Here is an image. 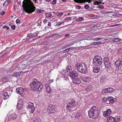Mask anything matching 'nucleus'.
I'll list each match as a JSON object with an SVG mask.
<instances>
[{
	"label": "nucleus",
	"instance_id": "nucleus-1",
	"mask_svg": "<svg viewBox=\"0 0 122 122\" xmlns=\"http://www.w3.org/2000/svg\"><path fill=\"white\" fill-rule=\"evenodd\" d=\"M23 4L24 5V11H23L22 14H24V11L26 13H31L34 12L36 9L33 3L30 0H24L23 2Z\"/></svg>",
	"mask_w": 122,
	"mask_h": 122
},
{
	"label": "nucleus",
	"instance_id": "nucleus-2",
	"mask_svg": "<svg viewBox=\"0 0 122 122\" xmlns=\"http://www.w3.org/2000/svg\"><path fill=\"white\" fill-rule=\"evenodd\" d=\"M30 86L34 90L36 91L38 90L39 91H40L42 90L43 86L40 81L34 78L33 79L32 82L30 83Z\"/></svg>",
	"mask_w": 122,
	"mask_h": 122
},
{
	"label": "nucleus",
	"instance_id": "nucleus-3",
	"mask_svg": "<svg viewBox=\"0 0 122 122\" xmlns=\"http://www.w3.org/2000/svg\"><path fill=\"white\" fill-rule=\"evenodd\" d=\"M98 108L95 106H93L90 108L88 112V116L90 118L96 119L98 117Z\"/></svg>",
	"mask_w": 122,
	"mask_h": 122
},
{
	"label": "nucleus",
	"instance_id": "nucleus-4",
	"mask_svg": "<svg viewBox=\"0 0 122 122\" xmlns=\"http://www.w3.org/2000/svg\"><path fill=\"white\" fill-rule=\"evenodd\" d=\"M76 67L80 72L85 74L87 72V66L83 62L76 64Z\"/></svg>",
	"mask_w": 122,
	"mask_h": 122
},
{
	"label": "nucleus",
	"instance_id": "nucleus-5",
	"mask_svg": "<svg viewBox=\"0 0 122 122\" xmlns=\"http://www.w3.org/2000/svg\"><path fill=\"white\" fill-rule=\"evenodd\" d=\"M102 59L101 57L99 56H95L93 59V63L92 66L94 65L99 66L102 63Z\"/></svg>",
	"mask_w": 122,
	"mask_h": 122
},
{
	"label": "nucleus",
	"instance_id": "nucleus-6",
	"mask_svg": "<svg viewBox=\"0 0 122 122\" xmlns=\"http://www.w3.org/2000/svg\"><path fill=\"white\" fill-rule=\"evenodd\" d=\"M103 61L104 64L106 68L108 69L111 68V63L108 58L107 57H104L103 59Z\"/></svg>",
	"mask_w": 122,
	"mask_h": 122
},
{
	"label": "nucleus",
	"instance_id": "nucleus-7",
	"mask_svg": "<svg viewBox=\"0 0 122 122\" xmlns=\"http://www.w3.org/2000/svg\"><path fill=\"white\" fill-rule=\"evenodd\" d=\"M76 102H75V100L71 99L70 101L66 105V108L68 110H69L71 108L74 106H75L76 105Z\"/></svg>",
	"mask_w": 122,
	"mask_h": 122
},
{
	"label": "nucleus",
	"instance_id": "nucleus-8",
	"mask_svg": "<svg viewBox=\"0 0 122 122\" xmlns=\"http://www.w3.org/2000/svg\"><path fill=\"white\" fill-rule=\"evenodd\" d=\"M27 108L30 113H33L35 110V107L34 106L33 103L30 102H28L27 106Z\"/></svg>",
	"mask_w": 122,
	"mask_h": 122
},
{
	"label": "nucleus",
	"instance_id": "nucleus-9",
	"mask_svg": "<svg viewBox=\"0 0 122 122\" xmlns=\"http://www.w3.org/2000/svg\"><path fill=\"white\" fill-rule=\"evenodd\" d=\"M56 110V107L53 105L51 104L49 105L48 111L50 113H54Z\"/></svg>",
	"mask_w": 122,
	"mask_h": 122
},
{
	"label": "nucleus",
	"instance_id": "nucleus-10",
	"mask_svg": "<svg viewBox=\"0 0 122 122\" xmlns=\"http://www.w3.org/2000/svg\"><path fill=\"white\" fill-rule=\"evenodd\" d=\"M77 72L75 70H73L71 72H69L68 73V75L72 79L77 78L78 75Z\"/></svg>",
	"mask_w": 122,
	"mask_h": 122
},
{
	"label": "nucleus",
	"instance_id": "nucleus-11",
	"mask_svg": "<svg viewBox=\"0 0 122 122\" xmlns=\"http://www.w3.org/2000/svg\"><path fill=\"white\" fill-rule=\"evenodd\" d=\"M115 65L117 67L118 69H120L122 65V60L118 59L115 61Z\"/></svg>",
	"mask_w": 122,
	"mask_h": 122
},
{
	"label": "nucleus",
	"instance_id": "nucleus-12",
	"mask_svg": "<svg viewBox=\"0 0 122 122\" xmlns=\"http://www.w3.org/2000/svg\"><path fill=\"white\" fill-rule=\"evenodd\" d=\"M60 73L62 74L61 75L63 77L65 78V80H67L68 79V72H66V70H62V71H60Z\"/></svg>",
	"mask_w": 122,
	"mask_h": 122
},
{
	"label": "nucleus",
	"instance_id": "nucleus-13",
	"mask_svg": "<svg viewBox=\"0 0 122 122\" xmlns=\"http://www.w3.org/2000/svg\"><path fill=\"white\" fill-rule=\"evenodd\" d=\"M112 113V111L110 109H108L106 111H105L103 112V116L105 117H107L110 115Z\"/></svg>",
	"mask_w": 122,
	"mask_h": 122
},
{
	"label": "nucleus",
	"instance_id": "nucleus-14",
	"mask_svg": "<svg viewBox=\"0 0 122 122\" xmlns=\"http://www.w3.org/2000/svg\"><path fill=\"white\" fill-rule=\"evenodd\" d=\"M16 90L17 93L19 94H21L24 92L23 89L21 87H17Z\"/></svg>",
	"mask_w": 122,
	"mask_h": 122
},
{
	"label": "nucleus",
	"instance_id": "nucleus-15",
	"mask_svg": "<svg viewBox=\"0 0 122 122\" xmlns=\"http://www.w3.org/2000/svg\"><path fill=\"white\" fill-rule=\"evenodd\" d=\"M92 0H74L76 3H84L85 2H88L89 3H91V1Z\"/></svg>",
	"mask_w": 122,
	"mask_h": 122
},
{
	"label": "nucleus",
	"instance_id": "nucleus-16",
	"mask_svg": "<svg viewBox=\"0 0 122 122\" xmlns=\"http://www.w3.org/2000/svg\"><path fill=\"white\" fill-rule=\"evenodd\" d=\"M73 82L75 83L76 84H79L81 82V81L78 78H75L72 79Z\"/></svg>",
	"mask_w": 122,
	"mask_h": 122
},
{
	"label": "nucleus",
	"instance_id": "nucleus-17",
	"mask_svg": "<svg viewBox=\"0 0 122 122\" xmlns=\"http://www.w3.org/2000/svg\"><path fill=\"white\" fill-rule=\"evenodd\" d=\"M82 80L84 82L87 83H89L91 80L90 77L89 76H86L83 77Z\"/></svg>",
	"mask_w": 122,
	"mask_h": 122
},
{
	"label": "nucleus",
	"instance_id": "nucleus-18",
	"mask_svg": "<svg viewBox=\"0 0 122 122\" xmlns=\"http://www.w3.org/2000/svg\"><path fill=\"white\" fill-rule=\"evenodd\" d=\"M16 118V116L15 114H12L9 116L8 119L9 121L14 120Z\"/></svg>",
	"mask_w": 122,
	"mask_h": 122
},
{
	"label": "nucleus",
	"instance_id": "nucleus-19",
	"mask_svg": "<svg viewBox=\"0 0 122 122\" xmlns=\"http://www.w3.org/2000/svg\"><path fill=\"white\" fill-rule=\"evenodd\" d=\"M11 93L8 94V92H3L2 95L3 96V98L5 99H6L8 98L10 95Z\"/></svg>",
	"mask_w": 122,
	"mask_h": 122
},
{
	"label": "nucleus",
	"instance_id": "nucleus-20",
	"mask_svg": "<svg viewBox=\"0 0 122 122\" xmlns=\"http://www.w3.org/2000/svg\"><path fill=\"white\" fill-rule=\"evenodd\" d=\"M107 121L108 122H116V120L114 117L110 116L107 118Z\"/></svg>",
	"mask_w": 122,
	"mask_h": 122
},
{
	"label": "nucleus",
	"instance_id": "nucleus-21",
	"mask_svg": "<svg viewBox=\"0 0 122 122\" xmlns=\"http://www.w3.org/2000/svg\"><path fill=\"white\" fill-rule=\"evenodd\" d=\"M92 87L90 85H88L85 86V90L87 92H89L92 89Z\"/></svg>",
	"mask_w": 122,
	"mask_h": 122
},
{
	"label": "nucleus",
	"instance_id": "nucleus-22",
	"mask_svg": "<svg viewBox=\"0 0 122 122\" xmlns=\"http://www.w3.org/2000/svg\"><path fill=\"white\" fill-rule=\"evenodd\" d=\"M114 98L112 97H108L107 103L110 104L113 103L114 102Z\"/></svg>",
	"mask_w": 122,
	"mask_h": 122
},
{
	"label": "nucleus",
	"instance_id": "nucleus-23",
	"mask_svg": "<svg viewBox=\"0 0 122 122\" xmlns=\"http://www.w3.org/2000/svg\"><path fill=\"white\" fill-rule=\"evenodd\" d=\"M97 66L95 65V67L93 68V71L96 73H98L99 71L100 70L99 67L98 66L97 67Z\"/></svg>",
	"mask_w": 122,
	"mask_h": 122
},
{
	"label": "nucleus",
	"instance_id": "nucleus-24",
	"mask_svg": "<svg viewBox=\"0 0 122 122\" xmlns=\"http://www.w3.org/2000/svg\"><path fill=\"white\" fill-rule=\"evenodd\" d=\"M122 40L119 38H114L112 39V41L113 42H119L121 41Z\"/></svg>",
	"mask_w": 122,
	"mask_h": 122
},
{
	"label": "nucleus",
	"instance_id": "nucleus-25",
	"mask_svg": "<svg viewBox=\"0 0 122 122\" xmlns=\"http://www.w3.org/2000/svg\"><path fill=\"white\" fill-rule=\"evenodd\" d=\"M107 91L108 93H111L113 92L114 91V90L111 87H109L107 88Z\"/></svg>",
	"mask_w": 122,
	"mask_h": 122
},
{
	"label": "nucleus",
	"instance_id": "nucleus-26",
	"mask_svg": "<svg viewBox=\"0 0 122 122\" xmlns=\"http://www.w3.org/2000/svg\"><path fill=\"white\" fill-rule=\"evenodd\" d=\"M22 71L18 72H14L13 73V75L14 76L18 77L20 75Z\"/></svg>",
	"mask_w": 122,
	"mask_h": 122
},
{
	"label": "nucleus",
	"instance_id": "nucleus-27",
	"mask_svg": "<svg viewBox=\"0 0 122 122\" xmlns=\"http://www.w3.org/2000/svg\"><path fill=\"white\" fill-rule=\"evenodd\" d=\"M8 79L7 77H4L2 79V81L3 82H7L8 80Z\"/></svg>",
	"mask_w": 122,
	"mask_h": 122
},
{
	"label": "nucleus",
	"instance_id": "nucleus-28",
	"mask_svg": "<svg viewBox=\"0 0 122 122\" xmlns=\"http://www.w3.org/2000/svg\"><path fill=\"white\" fill-rule=\"evenodd\" d=\"M102 93L103 95H105L107 93H108L107 88H105L102 91Z\"/></svg>",
	"mask_w": 122,
	"mask_h": 122
},
{
	"label": "nucleus",
	"instance_id": "nucleus-29",
	"mask_svg": "<svg viewBox=\"0 0 122 122\" xmlns=\"http://www.w3.org/2000/svg\"><path fill=\"white\" fill-rule=\"evenodd\" d=\"M23 104V102L22 99H19L18 100L17 105H22Z\"/></svg>",
	"mask_w": 122,
	"mask_h": 122
},
{
	"label": "nucleus",
	"instance_id": "nucleus-30",
	"mask_svg": "<svg viewBox=\"0 0 122 122\" xmlns=\"http://www.w3.org/2000/svg\"><path fill=\"white\" fill-rule=\"evenodd\" d=\"M7 52L6 50H5L4 51L1 52L0 53V55H2V56L4 55H5L6 53H7Z\"/></svg>",
	"mask_w": 122,
	"mask_h": 122
},
{
	"label": "nucleus",
	"instance_id": "nucleus-31",
	"mask_svg": "<svg viewBox=\"0 0 122 122\" xmlns=\"http://www.w3.org/2000/svg\"><path fill=\"white\" fill-rule=\"evenodd\" d=\"M45 11L44 10H42L40 9H37L36 12L38 13H41L44 12Z\"/></svg>",
	"mask_w": 122,
	"mask_h": 122
},
{
	"label": "nucleus",
	"instance_id": "nucleus-32",
	"mask_svg": "<svg viewBox=\"0 0 122 122\" xmlns=\"http://www.w3.org/2000/svg\"><path fill=\"white\" fill-rule=\"evenodd\" d=\"M23 106L22 105H17V109L18 110H20L22 108Z\"/></svg>",
	"mask_w": 122,
	"mask_h": 122
},
{
	"label": "nucleus",
	"instance_id": "nucleus-33",
	"mask_svg": "<svg viewBox=\"0 0 122 122\" xmlns=\"http://www.w3.org/2000/svg\"><path fill=\"white\" fill-rule=\"evenodd\" d=\"M64 22V21L61 22V21H59L58 22H57L56 24V25H55L54 26H59L60 25H61V24H63Z\"/></svg>",
	"mask_w": 122,
	"mask_h": 122
},
{
	"label": "nucleus",
	"instance_id": "nucleus-34",
	"mask_svg": "<svg viewBox=\"0 0 122 122\" xmlns=\"http://www.w3.org/2000/svg\"><path fill=\"white\" fill-rule=\"evenodd\" d=\"M9 3L8 1H6L4 2L3 5L4 6L6 7L8 5Z\"/></svg>",
	"mask_w": 122,
	"mask_h": 122
},
{
	"label": "nucleus",
	"instance_id": "nucleus-35",
	"mask_svg": "<svg viewBox=\"0 0 122 122\" xmlns=\"http://www.w3.org/2000/svg\"><path fill=\"white\" fill-rule=\"evenodd\" d=\"M46 92H47L49 93L51 91V89L50 86H48L46 87Z\"/></svg>",
	"mask_w": 122,
	"mask_h": 122
},
{
	"label": "nucleus",
	"instance_id": "nucleus-36",
	"mask_svg": "<svg viewBox=\"0 0 122 122\" xmlns=\"http://www.w3.org/2000/svg\"><path fill=\"white\" fill-rule=\"evenodd\" d=\"M41 120L39 117H36L34 121V122H41Z\"/></svg>",
	"mask_w": 122,
	"mask_h": 122
},
{
	"label": "nucleus",
	"instance_id": "nucleus-37",
	"mask_svg": "<svg viewBox=\"0 0 122 122\" xmlns=\"http://www.w3.org/2000/svg\"><path fill=\"white\" fill-rule=\"evenodd\" d=\"M73 48H68L67 49H66L65 50H64V53H66L69 51L73 49Z\"/></svg>",
	"mask_w": 122,
	"mask_h": 122
},
{
	"label": "nucleus",
	"instance_id": "nucleus-38",
	"mask_svg": "<svg viewBox=\"0 0 122 122\" xmlns=\"http://www.w3.org/2000/svg\"><path fill=\"white\" fill-rule=\"evenodd\" d=\"M105 78V76H102L100 79V82L102 83L103 82Z\"/></svg>",
	"mask_w": 122,
	"mask_h": 122
},
{
	"label": "nucleus",
	"instance_id": "nucleus-39",
	"mask_svg": "<svg viewBox=\"0 0 122 122\" xmlns=\"http://www.w3.org/2000/svg\"><path fill=\"white\" fill-rule=\"evenodd\" d=\"M117 53L118 54H121L122 53V49L121 48L118 49Z\"/></svg>",
	"mask_w": 122,
	"mask_h": 122
},
{
	"label": "nucleus",
	"instance_id": "nucleus-40",
	"mask_svg": "<svg viewBox=\"0 0 122 122\" xmlns=\"http://www.w3.org/2000/svg\"><path fill=\"white\" fill-rule=\"evenodd\" d=\"M71 66H67L66 67V71L67 72L69 71L71 69Z\"/></svg>",
	"mask_w": 122,
	"mask_h": 122
},
{
	"label": "nucleus",
	"instance_id": "nucleus-41",
	"mask_svg": "<svg viewBox=\"0 0 122 122\" xmlns=\"http://www.w3.org/2000/svg\"><path fill=\"white\" fill-rule=\"evenodd\" d=\"M52 14L51 12L49 13H46V17L48 18L51 17Z\"/></svg>",
	"mask_w": 122,
	"mask_h": 122
},
{
	"label": "nucleus",
	"instance_id": "nucleus-42",
	"mask_svg": "<svg viewBox=\"0 0 122 122\" xmlns=\"http://www.w3.org/2000/svg\"><path fill=\"white\" fill-rule=\"evenodd\" d=\"M102 43V42L99 41L97 42H94L93 43V44L94 45H98L101 44Z\"/></svg>",
	"mask_w": 122,
	"mask_h": 122
},
{
	"label": "nucleus",
	"instance_id": "nucleus-43",
	"mask_svg": "<svg viewBox=\"0 0 122 122\" xmlns=\"http://www.w3.org/2000/svg\"><path fill=\"white\" fill-rule=\"evenodd\" d=\"M120 116H117L116 117V122H117V121H119L120 120Z\"/></svg>",
	"mask_w": 122,
	"mask_h": 122
},
{
	"label": "nucleus",
	"instance_id": "nucleus-44",
	"mask_svg": "<svg viewBox=\"0 0 122 122\" xmlns=\"http://www.w3.org/2000/svg\"><path fill=\"white\" fill-rule=\"evenodd\" d=\"M107 100H108V98L107 97L104 98H103L102 100L104 102H107Z\"/></svg>",
	"mask_w": 122,
	"mask_h": 122
},
{
	"label": "nucleus",
	"instance_id": "nucleus-45",
	"mask_svg": "<svg viewBox=\"0 0 122 122\" xmlns=\"http://www.w3.org/2000/svg\"><path fill=\"white\" fill-rule=\"evenodd\" d=\"M63 14V12H61L57 14V16L58 17H60Z\"/></svg>",
	"mask_w": 122,
	"mask_h": 122
},
{
	"label": "nucleus",
	"instance_id": "nucleus-46",
	"mask_svg": "<svg viewBox=\"0 0 122 122\" xmlns=\"http://www.w3.org/2000/svg\"><path fill=\"white\" fill-rule=\"evenodd\" d=\"M27 36L28 37H29L31 38L33 37L32 33H31L28 34Z\"/></svg>",
	"mask_w": 122,
	"mask_h": 122
},
{
	"label": "nucleus",
	"instance_id": "nucleus-47",
	"mask_svg": "<svg viewBox=\"0 0 122 122\" xmlns=\"http://www.w3.org/2000/svg\"><path fill=\"white\" fill-rule=\"evenodd\" d=\"M47 25H48V27L47 28H51V29L52 28H51V23L50 22H48Z\"/></svg>",
	"mask_w": 122,
	"mask_h": 122
},
{
	"label": "nucleus",
	"instance_id": "nucleus-48",
	"mask_svg": "<svg viewBox=\"0 0 122 122\" xmlns=\"http://www.w3.org/2000/svg\"><path fill=\"white\" fill-rule=\"evenodd\" d=\"M95 3H94V5H99L101 3L99 1V0L98 1H95Z\"/></svg>",
	"mask_w": 122,
	"mask_h": 122
},
{
	"label": "nucleus",
	"instance_id": "nucleus-49",
	"mask_svg": "<svg viewBox=\"0 0 122 122\" xmlns=\"http://www.w3.org/2000/svg\"><path fill=\"white\" fill-rule=\"evenodd\" d=\"M89 6L88 4H86L84 5V8L86 9H87L89 8Z\"/></svg>",
	"mask_w": 122,
	"mask_h": 122
},
{
	"label": "nucleus",
	"instance_id": "nucleus-50",
	"mask_svg": "<svg viewBox=\"0 0 122 122\" xmlns=\"http://www.w3.org/2000/svg\"><path fill=\"white\" fill-rule=\"evenodd\" d=\"M38 32H35V33H32V36H33V37L36 36L37 34H38Z\"/></svg>",
	"mask_w": 122,
	"mask_h": 122
},
{
	"label": "nucleus",
	"instance_id": "nucleus-51",
	"mask_svg": "<svg viewBox=\"0 0 122 122\" xmlns=\"http://www.w3.org/2000/svg\"><path fill=\"white\" fill-rule=\"evenodd\" d=\"M98 8L99 9H103L104 8V6L102 5H99L98 6Z\"/></svg>",
	"mask_w": 122,
	"mask_h": 122
},
{
	"label": "nucleus",
	"instance_id": "nucleus-52",
	"mask_svg": "<svg viewBox=\"0 0 122 122\" xmlns=\"http://www.w3.org/2000/svg\"><path fill=\"white\" fill-rule=\"evenodd\" d=\"M3 28H4L6 29L7 30H9L10 28L9 27L7 26L6 25L4 26H3Z\"/></svg>",
	"mask_w": 122,
	"mask_h": 122
},
{
	"label": "nucleus",
	"instance_id": "nucleus-53",
	"mask_svg": "<svg viewBox=\"0 0 122 122\" xmlns=\"http://www.w3.org/2000/svg\"><path fill=\"white\" fill-rule=\"evenodd\" d=\"M11 28L13 30H14L15 29V25H13L11 26Z\"/></svg>",
	"mask_w": 122,
	"mask_h": 122
},
{
	"label": "nucleus",
	"instance_id": "nucleus-54",
	"mask_svg": "<svg viewBox=\"0 0 122 122\" xmlns=\"http://www.w3.org/2000/svg\"><path fill=\"white\" fill-rule=\"evenodd\" d=\"M102 39L101 38H96L94 39H92V40H93L94 41H97L98 40H100V39Z\"/></svg>",
	"mask_w": 122,
	"mask_h": 122
},
{
	"label": "nucleus",
	"instance_id": "nucleus-55",
	"mask_svg": "<svg viewBox=\"0 0 122 122\" xmlns=\"http://www.w3.org/2000/svg\"><path fill=\"white\" fill-rule=\"evenodd\" d=\"M56 0H53L52 2V4L55 5L56 4Z\"/></svg>",
	"mask_w": 122,
	"mask_h": 122
},
{
	"label": "nucleus",
	"instance_id": "nucleus-56",
	"mask_svg": "<svg viewBox=\"0 0 122 122\" xmlns=\"http://www.w3.org/2000/svg\"><path fill=\"white\" fill-rule=\"evenodd\" d=\"M78 19L80 21H81L84 20V18L82 17H80L78 18Z\"/></svg>",
	"mask_w": 122,
	"mask_h": 122
},
{
	"label": "nucleus",
	"instance_id": "nucleus-57",
	"mask_svg": "<svg viewBox=\"0 0 122 122\" xmlns=\"http://www.w3.org/2000/svg\"><path fill=\"white\" fill-rule=\"evenodd\" d=\"M20 22V20L19 19H17L16 20V24H18Z\"/></svg>",
	"mask_w": 122,
	"mask_h": 122
},
{
	"label": "nucleus",
	"instance_id": "nucleus-58",
	"mask_svg": "<svg viewBox=\"0 0 122 122\" xmlns=\"http://www.w3.org/2000/svg\"><path fill=\"white\" fill-rule=\"evenodd\" d=\"M74 44V43H72V44H69L67 45H66V46H67V47H69V46H70L73 45Z\"/></svg>",
	"mask_w": 122,
	"mask_h": 122
},
{
	"label": "nucleus",
	"instance_id": "nucleus-59",
	"mask_svg": "<svg viewBox=\"0 0 122 122\" xmlns=\"http://www.w3.org/2000/svg\"><path fill=\"white\" fill-rule=\"evenodd\" d=\"M76 7L77 9H80L81 8V7L80 6L78 5L76 6Z\"/></svg>",
	"mask_w": 122,
	"mask_h": 122
},
{
	"label": "nucleus",
	"instance_id": "nucleus-60",
	"mask_svg": "<svg viewBox=\"0 0 122 122\" xmlns=\"http://www.w3.org/2000/svg\"><path fill=\"white\" fill-rule=\"evenodd\" d=\"M5 12L4 11H3L0 13V14L1 15H4L5 14Z\"/></svg>",
	"mask_w": 122,
	"mask_h": 122
},
{
	"label": "nucleus",
	"instance_id": "nucleus-61",
	"mask_svg": "<svg viewBox=\"0 0 122 122\" xmlns=\"http://www.w3.org/2000/svg\"><path fill=\"white\" fill-rule=\"evenodd\" d=\"M67 48V46L66 45V46H63V47H62V49H64L65 48Z\"/></svg>",
	"mask_w": 122,
	"mask_h": 122
},
{
	"label": "nucleus",
	"instance_id": "nucleus-62",
	"mask_svg": "<svg viewBox=\"0 0 122 122\" xmlns=\"http://www.w3.org/2000/svg\"><path fill=\"white\" fill-rule=\"evenodd\" d=\"M48 21H47V20H45L43 21V23H44V24H45Z\"/></svg>",
	"mask_w": 122,
	"mask_h": 122
},
{
	"label": "nucleus",
	"instance_id": "nucleus-63",
	"mask_svg": "<svg viewBox=\"0 0 122 122\" xmlns=\"http://www.w3.org/2000/svg\"><path fill=\"white\" fill-rule=\"evenodd\" d=\"M70 36V35L69 34H67L65 35V37L69 36Z\"/></svg>",
	"mask_w": 122,
	"mask_h": 122
},
{
	"label": "nucleus",
	"instance_id": "nucleus-64",
	"mask_svg": "<svg viewBox=\"0 0 122 122\" xmlns=\"http://www.w3.org/2000/svg\"><path fill=\"white\" fill-rule=\"evenodd\" d=\"M53 81V80H50L49 81V82L51 83Z\"/></svg>",
	"mask_w": 122,
	"mask_h": 122
}]
</instances>
